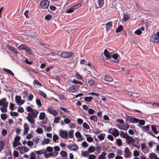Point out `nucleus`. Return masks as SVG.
<instances>
[{
    "label": "nucleus",
    "instance_id": "nucleus-1",
    "mask_svg": "<svg viewBox=\"0 0 159 159\" xmlns=\"http://www.w3.org/2000/svg\"><path fill=\"white\" fill-rule=\"evenodd\" d=\"M39 113L37 110L34 109L31 112L28 113V116L26 117L27 120L31 124H34L35 120L34 118H36Z\"/></svg>",
    "mask_w": 159,
    "mask_h": 159
},
{
    "label": "nucleus",
    "instance_id": "nucleus-2",
    "mask_svg": "<svg viewBox=\"0 0 159 159\" xmlns=\"http://www.w3.org/2000/svg\"><path fill=\"white\" fill-rule=\"evenodd\" d=\"M138 138L134 139L132 137L128 135L126 138V143L128 144H131L132 146L135 147L139 149L140 148V145L139 140L137 141L135 139H138Z\"/></svg>",
    "mask_w": 159,
    "mask_h": 159
},
{
    "label": "nucleus",
    "instance_id": "nucleus-3",
    "mask_svg": "<svg viewBox=\"0 0 159 159\" xmlns=\"http://www.w3.org/2000/svg\"><path fill=\"white\" fill-rule=\"evenodd\" d=\"M49 2L47 0H43L40 3V7L42 9H46L48 7Z\"/></svg>",
    "mask_w": 159,
    "mask_h": 159
},
{
    "label": "nucleus",
    "instance_id": "nucleus-4",
    "mask_svg": "<svg viewBox=\"0 0 159 159\" xmlns=\"http://www.w3.org/2000/svg\"><path fill=\"white\" fill-rule=\"evenodd\" d=\"M73 55L72 52H64L61 54V57L64 58H69L71 57Z\"/></svg>",
    "mask_w": 159,
    "mask_h": 159
},
{
    "label": "nucleus",
    "instance_id": "nucleus-5",
    "mask_svg": "<svg viewBox=\"0 0 159 159\" xmlns=\"http://www.w3.org/2000/svg\"><path fill=\"white\" fill-rule=\"evenodd\" d=\"M59 135L63 139H68V133L67 131L61 130L59 131Z\"/></svg>",
    "mask_w": 159,
    "mask_h": 159
},
{
    "label": "nucleus",
    "instance_id": "nucleus-6",
    "mask_svg": "<svg viewBox=\"0 0 159 159\" xmlns=\"http://www.w3.org/2000/svg\"><path fill=\"white\" fill-rule=\"evenodd\" d=\"M129 121L130 123H138L139 121V119L136 118L134 117L131 116H127L126 118V121Z\"/></svg>",
    "mask_w": 159,
    "mask_h": 159
},
{
    "label": "nucleus",
    "instance_id": "nucleus-7",
    "mask_svg": "<svg viewBox=\"0 0 159 159\" xmlns=\"http://www.w3.org/2000/svg\"><path fill=\"white\" fill-rule=\"evenodd\" d=\"M109 132L112 134L115 137L119 135V133L117 129L115 128H111L109 130Z\"/></svg>",
    "mask_w": 159,
    "mask_h": 159
},
{
    "label": "nucleus",
    "instance_id": "nucleus-8",
    "mask_svg": "<svg viewBox=\"0 0 159 159\" xmlns=\"http://www.w3.org/2000/svg\"><path fill=\"white\" fill-rule=\"evenodd\" d=\"M8 105V102H6V99L3 98L0 100V106H2L3 107H7Z\"/></svg>",
    "mask_w": 159,
    "mask_h": 159
},
{
    "label": "nucleus",
    "instance_id": "nucleus-9",
    "mask_svg": "<svg viewBox=\"0 0 159 159\" xmlns=\"http://www.w3.org/2000/svg\"><path fill=\"white\" fill-rule=\"evenodd\" d=\"M124 157L125 158L130 157H131V153L128 147H126L124 149Z\"/></svg>",
    "mask_w": 159,
    "mask_h": 159
},
{
    "label": "nucleus",
    "instance_id": "nucleus-10",
    "mask_svg": "<svg viewBox=\"0 0 159 159\" xmlns=\"http://www.w3.org/2000/svg\"><path fill=\"white\" fill-rule=\"evenodd\" d=\"M68 148L71 151H76L78 149V146L75 144L70 145L68 147Z\"/></svg>",
    "mask_w": 159,
    "mask_h": 159
},
{
    "label": "nucleus",
    "instance_id": "nucleus-11",
    "mask_svg": "<svg viewBox=\"0 0 159 159\" xmlns=\"http://www.w3.org/2000/svg\"><path fill=\"white\" fill-rule=\"evenodd\" d=\"M158 39L156 35L155 34H152L150 37V40L151 42L153 43H156V41Z\"/></svg>",
    "mask_w": 159,
    "mask_h": 159
},
{
    "label": "nucleus",
    "instance_id": "nucleus-12",
    "mask_svg": "<svg viewBox=\"0 0 159 159\" xmlns=\"http://www.w3.org/2000/svg\"><path fill=\"white\" fill-rule=\"evenodd\" d=\"M47 111L51 114H52L54 116H55L56 115H57L58 113L55 110H52L51 108L48 107L47 108Z\"/></svg>",
    "mask_w": 159,
    "mask_h": 159
},
{
    "label": "nucleus",
    "instance_id": "nucleus-13",
    "mask_svg": "<svg viewBox=\"0 0 159 159\" xmlns=\"http://www.w3.org/2000/svg\"><path fill=\"white\" fill-rule=\"evenodd\" d=\"M78 88L74 85H72L70 87L69 89V91L70 93L74 92L78 90Z\"/></svg>",
    "mask_w": 159,
    "mask_h": 159
},
{
    "label": "nucleus",
    "instance_id": "nucleus-14",
    "mask_svg": "<svg viewBox=\"0 0 159 159\" xmlns=\"http://www.w3.org/2000/svg\"><path fill=\"white\" fill-rule=\"evenodd\" d=\"M24 134H26L28 133V132L29 129V127L28 125L25 123L24 124Z\"/></svg>",
    "mask_w": 159,
    "mask_h": 159
},
{
    "label": "nucleus",
    "instance_id": "nucleus-15",
    "mask_svg": "<svg viewBox=\"0 0 159 159\" xmlns=\"http://www.w3.org/2000/svg\"><path fill=\"white\" fill-rule=\"evenodd\" d=\"M104 78V80L108 82H111L113 81V78L109 75H105Z\"/></svg>",
    "mask_w": 159,
    "mask_h": 159
},
{
    "label": "nucleus",
    "instance_id": "nucleus-16",
    "mask_svg": "<svg viewBox=\"0 0 159 159\" xmlns=\"http://www.w3.org/2000/svg\"><path fill=\"white\" fill-rule=\"evenodd\" d=\"M85 136L86 137V139L88 142H91L93 140V138L91 137V135L89 134H85Z\"/></svg>",
    "mask_w": 159,
    "mask_h": 159
},
{
    "label": "nucleus",
    "instance_id": "nucleus-17",
    "mask_svg": "<svg viewBox=\"0 0 159 159\" xmlns=\"http://www.w3.org/2000/svg\"><path fill=\"white\" fill-rule=\"evenodd\" d=\"M35 152L38 155L45 154V153H46V151L44 149H43L41 150H39L38 151H35Z\"/></svg>",
    "mask_w": 159,
    "mask_h": 159
},
{
    "label": "nucleus",
    "instance_id": "nucleus-18",
    "mask_svg": "<svg viewBox=\"0 0 159 159\" xmlns=\"http://www.w3.org/2000/svg\"><path fill=\"white\" fill-rule=\"evenodd\" d=\"M129 94L133 97L137 98L139 97L140 94L139 93L135 92H129Z\"/></svg>",
    "mask_w": 159,
    "mask_h": 159
},
{
    "label": "nucleus",
    "instance_id": "nucleus-19",
    "mask_svg": "<svg viewBox=\"0 0 159 159\" xmlns=\"http://www.w3.org/2000/svg\"><path fill=\"white\" fill-rule=\"evenodd\" d=\"M27 47L25 44H21L18 47V49L19 50H25Z\"/></svg>",
    "mask_w": 159,
    "mask_h": 159
},
{
    "label": "nucleus",
    "instance_id": "nucleus-20",
    "mask_svg": "<svg viewBox=\"0 0 159 159\" xmlns=\"http://www.w3.org/2000/svg\"><path fill=\"white\" fill-rule=\"evenodd\" d=\"M97 3L98 5L99 8L102 7L104 4V0H98L97 1Z\"/></svg>",
    "mask_w": 159,
    "mask_h": 159
},
{
    "label": "nucleus",
    "instance_id": "nucleus-21",
    "mask_svg": "<svg viewBox=\"0 0 159 159\" xmlns=\"http://www.w3.org/2000/svg\"><path fill=\"white\" fill-rule=\"evenodd\" d=\"M104 53L105 56L106 57L109 58H111V56L110 55L109 52L106 49H105Z\"/></svg>",
    "mask_w": 159,
    "mask_h": 159
},
{
    "label": "nucleus",
    "instance_id": "nucleus-22",
    "mask_svg": "<svg viewBox=\"0 0 159 159\" xmlns=\"http://www.w3.org/2000/svg\"><path fill=\"white\" fill-rule=\"evenodd\" d=\"M128 135L126 132L124 133V132L122 131L120 132V136L122 138L126 139Z\"/></svg>",
    "mask_w": 159,
    "mask_h": 159
},
{
    "label": "nucleus",
    "instance_id": "nucleus-23",
    "mask_svg": "<svg viewBox=\"0 0 159 159\" xmlns=\"http://www.w3.org/2000/svg\"><path fill=\"white\" fill-rule=\"evenodd\" d=\"M106 155V153L103 152L101 153V154L100 155L98 158V159H105V156Z\"/></svg>",
    "mask_w": 159,
    "mask_h": 159
},
{
    "label": "nucleus",
    "instance_id": "nucleus-24",
    "mask_svg": "<svg viewBox=\"0 0 159 159\" xmlns=\"http://www.w3.org/2000/svg\"><path fill=\"white\" fill-rule=\"evenodd\" d=\"M45 113L44 112H41L40 113L39 118L40 120H43L46 117Z\"/></svg>",
    "mask_w": 159,
    "mask_h": 159
},
{
    "label": "nucleus",
    "instance_id": "nucleus-25",
    "mask_svg": "<svg viewBox=\"0 0 159 159\" xmlns=\"http://www.w3.org/2000/svg\"><path fill=\"white\" fill-rule=\"evenodd\" d=\"M3 70L7 73H8L12 76H14V74L12 72V71L9 69L4 68H3Z\"/></svg>",
    "mask_w": 159,
    "mask_h": 159
},
{
    "label": "nucleus",
    "instance_id": "nucleus-26",
    "mask_svg": "<svg viewBox=\"0 0 159 159\" xmlns=\"http://www.w3.org/2000/svg\"><path fill=\"white\" fill-rule=\"evenodd\" d=\"M96 150L95 148L93 146H90L88 149V152L89 153H92L93 152Z\"/></svg>",
    "mask_w": 159,
    "mask_h": 159
},
{
    "label": "nucleus",
    "instance_id": "nucleus-27",
    "mask_svg": "<svg viewBox=\"0 0 159 159\" xmlns=\"http://www.w3.org/2000/svg\"><path fill=\"white\" fill-rule=\"evenodd\" d=\"M93 98L92 97H86L84 98V100L85 102H90Z\"/></svg>",
    "mask_w": 159,
    "mask_h": 159
},
{
    "label": "nucleus",
    "instance_id": "nucleus-28",
    "mask_svg": "<svg viewBox=\"0 0 159 159\" xmlns=\"http://www.w3.org/2000/svg\"><path fill=\"white\" fill-rule=\"evenodd\" d=\"M129 19V16L127 14H125L123 17V20L124 21H126Z\"/></svg>",
    "mask_w": 159,
    "mask_h": 159
},
{
    "label": "nucleus",
    "instance_id": "nucleus-29",
    "mask_svg": "<svg viewBox=\"0 0 159 159\" xmlns=\"http://www.w3.org/2000/svg\"><path fill=\"white\" fill-rule=\"evenodd\" d=\"M123 30V26L122 25H119L116 29V33L120 32Z\"/></svg>",
    "mask_w": 159,
    "mask_h": 159
},
{
    "label": "nucleus",
    "instance_id": "nucleus-30",
    "mask_svg": "<svg viewBox=\"0 0 159 159\" xmlns=\"http://www.w3.org/2000/svg\"><path fill=\"white\" fill-rule=\"evenodd\" d=\"M90 119L91 120H93L94 122H97L98 121V117L96 115H93L91 116Z\"/></svg>",
    "mask_w": 159,
    "mask_h": 159
},
{
    "label": "nucleus",
    "instance_id": "nucleus-31",
    "mask_svg": "<svg viewBox=\"0 0 159 159\" xmlns=\"http://www.w3.org/2000/svg\"><path fill=\"white\" fill-rule=\"evenodd\" d=\"M151 129L153 132L155 134H157L158 133V132L157 131L156 127L155 125H151Z\"/></svg>",
    "mask_w": 159,
    "mask_h": 159
},
{
    "label": "nucleus",
    "instance_id": "nucleus-32",
    "mask_svg": "<svg viewBox=\"0 0 159 159\" xmlns=\"http://www.w3.org/2000/svg\"><path fill=\"white\" fill-rule=\"evenodd\" d=\"M105 135L104 134L102 133L98 135V138L101 140H102L104 139Z\"/></svg>",
    "mask_w": 159,
    "mask_h": 159
},
{
    "label": "nucleus",
    "instance_id": "nucleus-33",
    "mask_svg": "<svg viewBox=\"0 0 159 159\" xmlns=\"http://www.w3.org/2000/svg\"><path fill=\"white\" fill-rule=\"evenodd\" d=\"M25 51H26L27 53L29 54L33 55V52L32 50L28 47L27 48Z\"/></svg>",
    "mask_w": 159,
    "mask_h": 159
},
{
    "label": "nucleus",
    "instance_id": "nucleus-34",
    "mask_svg": "<svg viewBox=\"0 0 159 159\" xmlns=\"http://www.w3.org/2000/svg\"><path fill=\"white\" fill-rule=\"evenodd\" d=\"M39 92L40 94L43 98H47L46 94L44 92L40 90H39Z\"/></svg>",
    "mask_w": 159,
    "mask_h": 159
},
{
    "label": "nucleus",
    "instance_id": "nucleus-35",
    "mask_svg": "<svg viewBox=\"0 0 159 159\" xmlns=\"http://www.w3.org/2000/svg\"><path fill=\"white\" fill-rule=\"evenodd\" d=\"M74 131L73 130H71L69 132V137L70 138H72L74 137L73 134Z\"/></svg>",
    "mask_w": 159,
    "mask_h": 159
},
{
    "label": "nucleus",
    "instance_id": "nucleus-36",
    "mask_svg": "<svg viewBox=\"0 0 159 159\" xmlns=\"http://www.w3.org/2000/svg\"><path fill=\"white\" fill-rule=\"evenodd\" d=\"M52 18V16L51 15H47L45 16V19L48 21L50 20Z\"/></svg>",
    "mask_w": 159,
    "mask_h": 159
},
{
    "label": "nucleus",
    "instance_id": "nucleus-37",
    "mask_svg": "<svg viewBox=\"0 0 159 159\" xmlns=\"http://www.w3.org/2000/svg\"><path fill=\"white\" fill-rule=\"evenodd\" d=\"M13 146L14 147H15L18 145H21V143L20 142H15L13 141Z\"/></svg>",
    "mask_w": 159,
    "mask_h": 159
},
{
    "label": "nucleus",
    "instance_id": "nucleus-38",
    "mask_svg": "<svg viewBox=\"0 0 159 159\" xmlns=\"http://www.w3.org/2000/svg\"><path fill=\"white\" fill-rule=\"evenodd\" d=\"M60 154L62 157H65L67 156V153L65 151H61L60 152Z\"/></svg>",
    "mask_w": 159,
    "mask_h": 159
},
{
    "label": "nucleus",
    "instance_id": "nucleus-39",
    "mask_svg": "<svg viewBox=\"0 0 159 159\" xmlns=\"http://www.w3.org/2000/svg\"><path fill=\"white\" fill-rule=\"evenodd\" d=\"M60 120V117H55L54 119V123H58L59 122Z\"/></svg>",
    "mask_w": 159,
    "mask_h": 159
},
{
    "label": "nucleus",
    "instance_id": "nucleus-40",
    "mask_svg": "<svg viewBox=\"0 0 159 159\" xmlns=\"http://www.w3.org/2000/svg\"><path fill=\"white\" fill-rule=\"evenodd\" d=\"M142 129L144 130L147 132H148L149 130V125H147L146 126H144L142 127Z\"/></svg>",
    "mask_w": 159,
    "mask_h": 159
},
{
    "label": "nucleus",
    "instance_id": "nucleus-41",
    "mask_svg": "<svg viewBox=\"0 0 159 159\" xmlns=\"http://www.w3.org/2000/svg\"><path fill=\"white\" fill-rule=\"evenodd\" d=\"M21 99V97L20 96H16L15 97V101L16 103H20V101Z\"/></svg>",
    "mask_w": 159,
    "mask_h": 159
},
{
    "label": "nucleus",
    "instance_id": "nucleus-42",
    "mask_svg": "<svg viewBox=\"0 0 159 159\" xmlns=\"http://www.w3.org/2000/svg\"><path fill=\"white\" fill-rule=\"evenodd\" d=\"M116 143L117 145L119 146H121L122 144V141L120 139H116Z\"/></svg>",
    "mask_w": 159,
    "mask_h": 159
},
{
    "label": "nucleus",
    "instance_id": "nucleus-43",
    "mask_svg": "<svg viewBox=\"0 0 159 159\" xmlns=\"http://www.w3.org/2000/svg\"><path fill=\"white\" fill-rule=\"evenodd\" d=\"M50 141V140L49 139H46L42 142V144L44 145L45 144H48Z\"/></svg>",
    "mask_w": 159,
    "mask_h": 159
},
{
    "label": "nucleus",
    "instance_id": "nucleus-44",
    "mask_svg": "<svg viewBox=\"0 0 159 159\" xmlns=\"http://www.w3.org/2000/svg\"><path fill=\"white\" fill-rule=\"evenodd\" d=\"M1 119L5 120L7 118V116L6 114L3 113L1 114Z\"/></svg>",
    "mask_w": 159,
    "mask_h": 159
},
{
    "label": "nucleus",
    "instance_id": "nucleus-45",
    "mask_svg": "<svg viewBox=\"0 0 159 159\" xmlns=\"http://www.w3.org/2000/svg\"><path fill=\"white\" fill-rule=\"evenodd\" d=\"M72 82L75 84H79L81 85H82L83 84L82 82L78 81L75 79H73L72 81Z\"/></svg>",
    "mask_w": 159,
    "mask_h": 159
},
{
    "label": "nucleus",
    "instance_id": "nucleus-46",
    "mask_svg": "<svg viewBox=\"0 0 159 159\" xmlns=\"http://www.w3.org/2000/svg\"><path fill=\"white\" fill-rule=\"evenodd\" d=\"M59 137L56 134H54L53 136V140L54 142H57V140L58 139Z\"/></svg>",
    "mask_w": 159,
    "mask_h": 159
},
{
    "label": "nucleus",
    "instance_id": "nucleus-47",
    "mask_svg": "<svg viewBox=\"0 0 159 159\" xmlns=\"http://www.w3.org/2000/svg\"><path fill=\"white\" fill-rule=\"evenodd\" d=\"M33 98H34V96L32 94H30L28 96V100L29 101H32Z\"/></svg>",
    "mask_w": 159,
    "mask_h": 159
},
{
    "label": "nucleus",
    "instance_id": "nucleus-48",
    "mask_svg": "<svg viewBox=\"0 0 159 159\" xmlns=\"http://www.w3.org/2000/svg\"><path fill=\"white\" fill-rule=\"evenodd\" d=\"M142 33V32L141 31V30L140 29H138L136 30L134 32V33L135 34H136L137 35H140Z\"/></svg>",
    "mask_w": 159,
    "mask_h": 159
},
{
    "label": "nucleus",
    "instance_id": "nucleus-49",
    "mask_svg": "<svg viewBox=\"0 0 159 159\" xmlns=\"http://www.w3.org/2000/svg\"><path fill=\"white\" fill-rule=\"evenodd\" d=\"M36 102L39 107H41L42 106L41 101L39 99L37 98L36 100Z\"/></svg>",
    "mask_w": 159,
    "mask_h": 159
},
{
    "label": "nucleus",
    "instance_id": "nucleus-50",
    "mask_svg": "<svg viewBox=\"0 0 159 159\" xmlns=\"http://www.w3.org/2000/svg\"><path fill=\"white\" fill-rule=\"evenodd\" d=\"M59 108L62 111H63L65 112H66V113H69L70 112V111H68L67 109H66L65 108L63 107H60Z\"/></svg>",
    "mask_w": 159,
    "mask_h": 159
},
{
    "label": "nucleus",
    "instance_id": "nucleus-51",
    "mask_svg": "<svg viewBox=\"0 0 159 159\" xmlns=\"http://www.w3.org/2000/svg\"><path fill=\"white\" fill-rule=\"evenodd\" d=\"M133 155L135 157H137L139 155V153L137 150H134L133 152Z\"/></svg>",
    "mask_w": 159,
    "mask_h": 159
},
{
    "label": "nucleus",
    "instance_id": "nucleus-52",
    "mask_svg": "<svg viewBox=\"0 0 159 159\" xmlns=\"http://www.w3.org/2000/svg\"><path fill=\"white\" fill-rule=\"evenodd\" d=\"M81 6V5L80 4H76L75 5L72 7L74 9V10L77 9V8H80Z\"/></svg>",
    "mask_w": 159,
    "mask_h": 159
},
{
    "label": "nucleus",
    "instance_id": "nucleus-53",
    "mask_svg": "<svg viewBox=\"0 0 159 159\" xmlns=\"http://www.w3.org/2000/svg\"><path fill=\"white\" fill-rule=\"evenodd\" d=\"M10 114L11 116H17L18 115V113L16 112H12L11 111L10 112Z\"/></svg>",
    "mask_w": 159,
    "mask_h": 159
},
{
    "label": "nucleus",
    "instance_id": "nucleus-54",
    "mask_svg": "<svg viewBox=\"0 0 159 159\" xmlns=\"http://www.w3.org/2000/svg\"><path fill=\"white\" fill-rule=\"evenodd\" d=\"M75 136L77 138H81L82 135L81 133L79 132H77L75 134Z\"/></svg>",
    "mask_w": 159,
    "mask_h": 159
},
{
    "label": "nucleus",
    "instance_id": "nucleus-55",
    "mask_svg": "<svg viewBox=\"0 0 159 159\" xmlns=\"http://www.w3.org/2000/svg\"><path fill=\"white\" fill-rule=\"evenodd\" d=\"M33 84H34V85H35V84L37 85H39L40 86H42L41 84L39 82V81L37 80H36V79L33 82Z\"/></svg>",
    "mask_w": 159,
    "mask_h": 159
},
{
    "label": "nucleus",
    "instance_id": "nucleus-56",
    "mask_svg": "<svg viewBox=\"0 0 159 159\" xmlns=\"http://www.w3.org/2000/svg\"><path fill=\"white\" fill-rule=\"evenodd\" d=\"M4 146V144L2 141H0V152L3 149Z\"/></svg>",
    "mask_w": 159,
    "mask_h": 159
},
{
    "label": "nucleus",
    "instance_id": "nucleus-57",
    "mask_svg": "<svg viewBox=\"0 0 159 159\" xmlns=\"http://www.w3.org/2000/svg\"><path fill=\"white\" fill-rule=\"evenodd\" d=\"M36 132L38 134H42L43 133V131L41 128H38L36 130Z\"/></svg>",
    "mask_w": 159,
    "mask_h": 159
},
{
    "label": "nucleus",
    "instance_id": "nucleus-58",
    "mask_svg": "<svg viewBox=\"0 0 159 159\" xmlns=\"http://www.w3.org/2000/svg\"><path fill=\"white\" fill-rule=\"evenodd\" d=\"M90 86H93V85L94 83L95 82L94 81L92 80H89L88 82Z\"/></svg>",
    "mask_w": 159,
    "mask_h": 159
},
{
    "label": "nucleus",
    "instance_id": "nucleus-59",
    "mask_svg": "<svg viewBox=\"0 0 159 159\" xmlns=\"http://www.w3.org/2000/svg\"><path fill=\"white\" fill-rule=\"evenodd\" d=\"M80 64L82 65H86L87 64V62L85 59H84L80 60Z\"/></svg>",
    "mask_w": 159,
    "mask_h": 159
},
{
    "label": "nucleus",
    "instance_id": "nucleus-60",
    "mask_svg": "<svg viewBox=\"0 0 159 159\" xmlns=\"http://www.w3.org/2000/svg\"><path fill=\"white\" fill-rule=\"evenodd\" d=\"M83 126L84 128L86 129H89V127L87 124L85 122H84L83 124Z\"/></svg>",
    "mask_w": 159,
    "mask_h": 159
},
{
    "label": "nucleus",
    "instance_id": "nucleus-61",
    "mask_svg": "<svg viewBox=\"0 0 159 159\" xmlns=\"http://www.w3.org/2000/svg\"><path fill=\"white\" fill-rule=\"evenodd\" d=\"M23 98H25L28 95V92L27 91L25 90L22 93Z\"/></svg>",
    "mask_w": 159,
    "mask_h": 159
},
{
    "label": "nucleus",
    "instance_id": "nucleus-62",
    "mask_svg": "<svg viewBox=\"0 0 159 159\" xmlns=\"http://www.w3.org/2000/svg\"><path fill=\"white\" fill-rule=\"evenodd\" d=\"M157 156V155L154 153H151L149 155V157L151 158V159H152V158H155Z\"/></svg>",
    "mask_w": 159,
    "mask_h": 159
},
{
    "label": "nucleus",
    "instance_id": "nucleus-63",
    "mask_svg": "<svg viewBox=\"0 0 159 159\" xmlns=\"http://www.w3.org/2000/svg\"><path fill=\"white\" fill-rule=\"evenodd\" d=\"M74 11V9L72 7H71L66 11V12L68 13H71L73 12Z\"/></svg>",
    "mask_w": 159,
    "mask_h": 159
},
{
    "label": "nucleus",
    "instance_id": "nucleus-64",
    "mask_svg": "<svg viewBox=\"0 0 159 159\" xmlns=\"http://www.w3.org/2000/svg\"><path fill=\"white\" fill-rule=\"evenodd\" d=\"M139 124L141 125H143L145 124V121L143 120H139Z\"/></svg>",
    "mask_w": 159,
    "mask_h": 159
}]
</instances>
